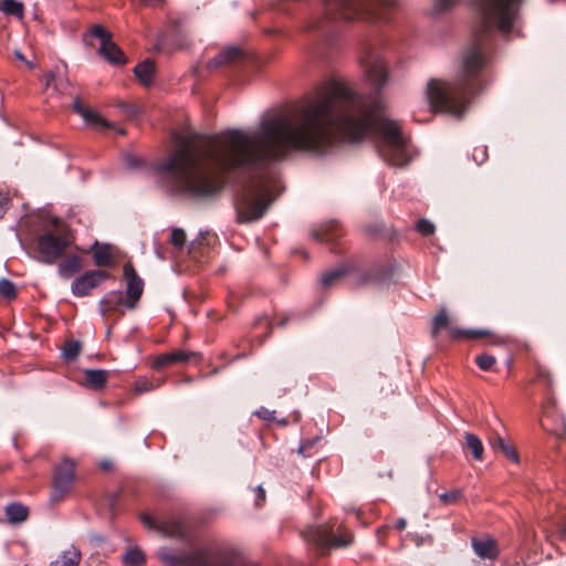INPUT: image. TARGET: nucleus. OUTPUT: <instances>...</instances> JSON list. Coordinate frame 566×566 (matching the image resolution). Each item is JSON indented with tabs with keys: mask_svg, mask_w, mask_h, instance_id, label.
I'll use <instances>...</instances> for the list:
<instances>
[{
	"mask_svg": "<svg viewBox=\"0 0 566 566\" xmlns=\"http://www.w3.org/2000/svg\"><path fill=\"white\" fill-rule=\"evenodd\" d=\"M486 158V148L485 147H479V148H475L474 153H473V159L481 164L485 160Z\"/></svg>",
	"mask_w": 566,
	"mask_h": 566,
	"instance_id": "a19ab883",
	"label": "nucleus"
},
{
	"mask_svg": "<svg viewBox=\"0 0 566 566\" xmlns=\"http://www.w3.org/2000/svg\"><path fill=\"white\" fill-rule=\"evenodd\" d=\"M360 62L367 82L377 92L381 91L388 82V66L384 57L375 50H367Z\"/></svg>",
	"mask_w": 566,
	"mask_h": 566,
	"instance_id": "39448f33",
	"label": "nucleus"
},
{
	"mask_svg": "<svg viewBox=\"0 0 566 566\" xmlns=\"http://www.w3.org/2000/svg\"><path fill=\"white\" fill-rule=\"evenodd\" d=\"M14 56H15L18 60H20V61L27 62V60H25V57H24L23 53H22L21 51H19V50H15V51H14Z\"/></svg>",
	"mask_w": 566,
	"mask_h": 566,
	"instance_id": "49530a36",
	"label": "nucleus"
},
{
	"mask_svg": "<svg viewBox=\"0 0 566 566\" xmlns=\"http://www.w3.org/2000/svg\"><path fill=\"white\" fill-rule=\"evenodd\" d=\"M156 254H157V256H158L159 259H161V260H164V259H165V256H164V254H163V252H161L160 250H157V251H156Z\"/></svg>",
	"mask_w": 566,
	"mask_h": 566,
	"instance_id": "09e8293b",
	"label": "nucleus"
},
{
	"mask_svg": "<svg viewBox=\"0 0 566 566\" xmlns=\"http://www.w3.org/2000/svg\"><path fill=\"white\" fill-rule=\"evenodd\" d=\"M66 85H67L66 80L63 76H57L56 81L52 85V88L56 93H63L65 87H66Z\"/></svg>",
	"mask_w": 566,
	"mask_h": 566,
	"instance_id": "58836bf2",
	"label": "nucleus"
},
{
	"mask_svg": "<svg viewBox=\"0 0 566 566\" xmlns=\"http://www.w3.org/2000/svg\"><path fill=\"white\" fill-rule=\"evenodd\" d=\"M106 279H108V274L103 271H87L74 280L71 291L77 297L86 296Z\"/></svg>",
	"mask_w": 566,
	"mask_h": 566,
	"instance_id": "9d476101",
	"label": "nucleus"
},
{
	"mask_svg": "<svg viewBox=\"0 0 566 566\" xmlns=\"http://www.w3.org/2000/svg\"><path fill=\"white\" fill-rule=\"evenodd\" d=\"M460 0H434L433 9L437 13L444 12L455 6Z\"/></svg>",
	"mask_w": 566,
	"mask_h": 566,
	"instance_id": "c9c22d12",
	"label": "nucleus"
},
{
	"mask_svg": "<svg viewBox=\"0 0 566 566\" xmlns=\"http://www.w3.org/2000/svg\"><path fill=\"white\" fill-rule=\"evenodd\" d=\"M441 328H448L450 336L452 338L465 337L469 339H474V338H479V337L489 335V332L485 329H465V331H463V329H459V328H454V327H449V317H448L447 311L444 308H442L433 317L432 335L436 336Z\"/></svg>",
	"mask_w": 566,
	"mask_h": 566,
	"instance_id": "6e6552de",
	"label": "nucleus"
},
{
	"mask_svg": "<svg viewBox=\"0 0 566 566\" xmlns=\"http://www.w3.org/2000/svg\"><path fill=\"white\" fill-rule=\"evenodd\" d=\"M81 352V344L75 340L66 342L63 348V357L71 361L74 360Z\"/></svg>",
	"mask_w": 566,
	"mask_h": 566,
	"instance_id": "cd10ccee",
	"label": "nucleus"
},
{
	"mask_svg": "<svg viewBox=\"0 0 566 566\" xmlns=\"http://www.w3.org/2000/svg\"><path fill=\"white\" fill-rule=\"evenodd\" d=\"M93 259L94 263L97 266H108L112 264V252L111 245L108 244H98V242H94L93 244Z\"/></svg>",
	"mask_w": 566,
	"mask_h": 566,
	"instance_id": "aec40b11",
	"label": "nucleus"
},
{
	"mask_svg": "<svg viewBox=\"0 0 566 566\" xmlns=\"http://www.w3.org/2000/svg\"><path fill=\"white\" fill-rule=\"evenodd\" d=\"M82 259L77 254H71L64 259L57 268L59 275L63 279H70L82 270Z\"/></svg>",
	"mask_w": 566,
	"mask_h": 566,
	"instance_id": "dca6fc26",
	"label": "nucleus"
},
{
	"mask_svg": "<svg viewBox=\"0 0 566 566\" xmlns=\"http://www.w3.org/2000/svg\"><path fill=\"white\" fill-rule=\"evenodd\" d=\"M321 23H322V22L310 23V24L307 25V29H313V30H314V29H319V28H321Z\"/></svg>",
	"mask_w": 566,
	"mask_h": 566,
	"instance_id": "de8ad7c7",
	"label": "nucleus"
},
{
	"mask_svg": "<svg viewBox=\"0 0 566 566\" xmlns=\"http://www.w3.org/2000/svg\"><path fill=\"white\" fill-rule=\"evenodd\" d=\"M73 109L83 118V120L97 130L114 129L117 134H125L123 128L102 117L97 112L90 109L81 104L78 99L73 103Z\"/></svg>",
	"mask_w": 566,
	"mask_h": 566,
	"instance_id": "9b49d317",
	"label": "nucleus"
},
{
	"mask_svg": "<svg viewBox=\"0 0 566 566\" xmlns=\"http://www.w3.org/2000/svg\"><path fill=\"white\" fill-rule=\"evenodd\" d=\"M56 77H57V75L53 71H49V72L44 73L42 81H43L45 87L46 88L52 87V85L56 81Z\"/></svg>",
	"mask_w": 566,
	"mask_h": 566,
	"instance_id": "ea45409f",
	"label": "nucleus"
},
{
	"mask_svg": "<svg viewBox=\"0 0 566 566\" xmlns=\"http://www.w3.org/2000/svg\"><path fill=\"white\" fill-rule=\"evenodd\" d=\"M472 548L474 553L481 558L493 560L499 555L496 542L491 537L473 538Z\"/></svg>",
	"mask_w": 566,
	"mask_h": 566,
	"instance_id": "4468645a",
	"label": "nucleus"
},
{
	"mask_svg": "<svg viewBox=\"0 0 566 566\" xmlns=\"http://www.w3.org/2000/svg\"><path fill=\"white\" fill-rule=\"evenodd\" d=\"M490 446L496 452H502L504 448L510 444L504 437H502L499 432H494L490 438Z\"/></svg>",
	"mask_w": 566,
	"mask_h": 566,
	"instance_id": "2f4dec72",
	"label": "nucleus"
},
{
	"mask_svg": "<svg viewBox=\"0 0 566 566\" xmlns=\"http://www.w3.org/2000/svg\"><path fill=\"white\" fill-rule=\"evenodd\" d=\"M134 73L144 85H148L153 81L155 65L151 61L146 60L135 66Z\"/></svg>",
	"mask_w": 566,
	"mask_h": 566,
	"instance_id": "5701e85b",
	"label": "nucleus"
},
{
	"mask_svg": "<svg viewBox=\"0 0 566 566\" xmlns=\"http://www.w3.org/2000/svg\"><path fill=\"white\" fill-rule=\"evenodd\" d=\"M85 382L93 389H101L107 381V371L103 369H87L84 371Z\"/></svg>",
	"mask_w": 566,
	"mask_h": 566,
	"instance_id": "4be33fe9",
	"label": "nucleus"
},
{
	"mask_svg": "<svg viewBox=\"0 0 566 566\" xmlns=\"http://www.w3.org/2000/svg\"><path fill=\"white\" fill-rule=\"evenodd\" d=\"M241 55V51L235 46H230L222 50L218 55L209 61L208 67L216 69L226 63L235 61Z\"/></svg>",
	"mask_w": 566,
	"mask_h": 566,
	"instance_id": "6ab92c4d",
	"label": "nucleus"
},
{
	"mask_svg": "<svg viewBox=\"0 0 566 566\" xmlns=\"http://www.w3.org/2000/svg\"><path fill=\"white\" fill-rule=\"evenodd\" d=\"M398 0H325L324 9L328 20L376 21L382 17L378 7H394Z\"/></svg>",
	"mask_w": 566,
	"mask_h": 566,
	"instance_id": "7ed1b4c3",
	"label": "nucleus"
},
{
	"mask_svg": "<svg viewBox=\"0 0 566 566\" xmlns=\"http://www.w3.org/2000/svg\"><path fill=\"white\" fill-rule=\"evenodd\" d=\"M123 560L128 566H142L145 563V555L138 548H129L125 553Z\"/></svg>",
	"mask_w": 566,
	"mask_h": 566,
	"instance_id": "bb28decb",
	"label": "nucleus"
},
{
	"mask_svg": "<svg viewBox=\"0 0 566 566\" xmlns=\"http://www.w3.org/2000/svg\"><path fill=\"white\" fill-rule=\"evenodd\" d=\"M0 295L8 300L15 297V286L10 280H0Z\"/></svg>",
	"mask_w": 566,
	"mask_h": 566,
	"instance_id": "7c9ffc66",
	"label": "nucleus"
},
{
	"mask_svg": "<svg viewBox=\"0 0 566 566\" xmlns=\"http://www.w3.org/2000/svg\"><path fill=\"white\" fill-rule=\"evenodd\" d=\"M74 240L71 229L64 222L55 220L38 238L39 260L46 264L55 263L71 249Z\"/></svg>",
	"mask_w": 566,
	"mask_h": 566,
	"instance_id": "20e7f679",
	"label": "nucleus"
},
{
	"mask_svg": "<svg viewBox=\"0 0 566 566\" xmlns=\"http://www.w3.org/2000/svg\"><path fill=\"white\" fill-rule=\"evenodd\" d=\"M256 492H258L256 504H259V502L264 501V499H265V491H264V489L262 486H258L256 488Z\"/></svg>",
	"mask_w": 566,
	"mask_h": 566,
	"instance_id": "c03bdc74",
	"label": "nucleus"
},
{
	"mask_svg": "<svg viewBox=\"0 0 566 566\" xmlns=\"http://www.w3.org/2000/svg\"><path fill=\"white\" fill-rule=\"evenodd\" d=\"M373 134L387 164L402 167L412 159V146L397 122L377 116L368 99L345 82L332 81L304 104L263 118L256 130L231 129L206 145L181 139L155 170L166 175L174 191L195 197L220 191L223 172L251 174L235 201L238 222L250 223L262 218L281 192L272 164L294 150L323 155L342 142Z\"/></svg>",
	"mask_w": 566,
	"mask_h": 566,
	"instance_id": "f257e3e1",
	"label": "nucleus"
},
{
	"mask_svg": "<svg viewBox=\"0 0 566 566\" xmlns=\"http://www.w3.org/2000/svg\"><path fill=\"white\" fill-rule=\"evenodd\" d=\"M416 229L423 235H430L434 232V224L427 219H421L417 222Z\"/></svg>",
	"mask_w": 566,
	"mask_h": 566,
	"instance_id": "f704fd0d",
	"label": "nucleus"
},
{
	"mask_svg": "<svg viewBox=\"0 0 566 566\" xmlns=\"http://www.w3.org/2000/svg\"><path fill=\"white\" fill-rule=\"evenodd\" d=\"M475 363L482 370H490L495 364V358L491 355L482 354L475 358Z\"/></svg>",
	"mask_w": 566,
	"mask_h": 566,
	"instance_id": "473e14b6",
	"label": "nucleus"
},
{
	"mask_svg": "<svg viewBox=\"0 0 566 566\" xmlns=\"http://www.w3.org/2000/svg\"><path fill=\"white\" fill-rule=\"evenodd\" d=\"M272 411H269L268 409L265 408H261L260 410L256 411V416H259L260 418H263V419H271L272 418Z\"/></svg>",
	"mask_w": 566,
	"mask_h": 566,
	"instance_id": "37998d69",
	"label": "nucleus"
},
{
	"mask_svg": "<svg viewBox=\"0 0 566 566\" xmlns=\"http://www.w3.org/2000/svg\"><path fill=\"white\" fill-rule=\"evenodd\" d=\"M463 497V493L461 490H452L450 492H444L439 495L440 501L446 504H455L458 501H460Z\"/></svg>",
	"mask_w": 566,
	"mask_h": 566,
	"instance_id": "c85d7f7f",
	"label": "nucleus"
},
{
	"mask_svg": "<svg viewBox=\"0 0 566 566\" xmlns=\"http://www.w3.org/2000/svg\"><path fill=\"white\" fill-rule=\"evenodd\" d=\"M196 356L195 353L176 350L157 357L154 361V368L160 369L179 361H188L190 357Z\"/></svg>",
	"mask_w": 566,
	"mask_h": 566,
	"instance_id": "f3484780",
	"label": "nucleus"
},
{
	"mask_svg": "<svg viewBox=\"0 0 566 566\" xmlns=\"http://www.w3.org/2000/svg\"><path fill=\"white\" fill-rule=\"evenodd\" d=\"M323 231H324V233H322V234L317 231H314L313 237L319 241H325V240L332 239V234L327 233V229L324 228Z\"/></svg>",
	"mask_w": 566,
	"mask_h": 566,
	"instance_id": "79ce46f5",
	"label": "nucleus"
},
{
	"mask_svg": "<svg viewBox=\"0 0 566 566\" xmlns=\"http://www.w3.org/2000/svg\"><path fill=\"white\" fill-rule=\"evenodd\" d=\"M353 541V535L344 531L337 536H331L325 528L317 530L316 542L322 546L345 547Z\"/></svg>",
	"mask_w": 566,
	"mask_h": 566,
	"instance_id": "ddd939ff",
	"label": "nucleus"
},
{
	"mask_svg": "<svg viewBox=\"0 0 566 566\" xmlns=\"http://www.w3.org/2000/svg\"><path fill=\"white\" fill-rule=\"evenodd\" d=\"M523 0H470L476 14L472 41L462 52L453 81L430 80L427 97L433 109L460 116L482 90V73L491 61L492 42L517 34Z\"/></svg>",
	"mask_w": 566,
	"mask_h": 566,
	"instance_id": "f03ea898",
	"label": "nucleus"
},
{
	"mask_svg": "<svg viewBox=\"0 0 566 566\" xmlns=\"http://www.w3.org/2000/svg\"><path fill=\"white\" fill-rule=\"evenodd\" d=\"M88 36L99 41L98 53L112 64L126 62L123 51L112 41V34L103 25L95 24L88 31Z\"/></svg>",
	"mask_w": 566,
	"mask_h": 566,
	"instance_id": "0eeeda50",
	"label": "nucleus"
},
{
	"mask_svg": "<svg viewBox=\"0 0 566 566\" xmlns=\"http://www.w3.org/2000/svg\"><path fill=\"white\" fill-rule=\"evenodd\" d=\"M75 480V463L71 459H63L54 469L51 500L62 501L71 491Z\"/></svg>",
	"mask_w": 566,
	"mask_h": 566,
	"instance_id": "423d86ee",
	"label": "nucleus"
},
{
	"mask_svg": "<svg viewBox=\"0 0 566 566\" xmlns=\"http://www.w3.org/2000/svg\"><path fill=\"white\" fill-rule=\"evenodd\" d=\"M186 232L181 228L171 230L170 241L176 249H182L186 243Z\"/></svg>",
	"mask_w": 566,
	"mask_h": 566,
	"instance_id": "c756f323",
	"label": "nucleus"
},
{
	"mask_svg": "<svg viewBox=\"0 0 566 566\" xmlns=\"http://www.w3.org/2000/svg\"><path fill=\"white\" fill-rule=\"evenodd\" d=\"M124 277L126 281V306L129 308H134L136 302L143 294L144 282L137 275L135 269L132 264L127 263L124 265Z\"/></svg>",
	"mask_w": 566,
	"mask_h": 566,
	"instance_id": "f8f14e48",
	"label": "nucleus"
},
{
	"mask_svg": "<svg viewBox=\"0 0 566 566\" xmlns=\"http://www.w3.org/2000/svg\"><path fill=\"white\" fill-rule=\"evenodd\" d=\"M158 385L155 384L154 381L151 380H148V379H139L136 381L135 384V392L136 394H144V392H147V391H150V390H154L155 388H157Z\"/></svg>",
	"mask_w": 566,
	"mask_h": 566,
	"instance_id": "72a5a7b5",
	"label": "nucleus"
},
{
	"mask_svg": "<svg viewBox=\"0 0 566 566\" xmlns=\"http://www.w3.org/2000/svg\"><path fill=\"white\" fill-rule=\"evenodd\" d=\"M25 63L28 64V66H29V67H31V69L33 67V64H32V63H30V62H28V61H27Z\"/></svg>",
	"mask_w": 566,
	"mask_h": 566,
	"instance_id": "8fccbe9b",
	"label": "nucleus"
},
{
	"mask_svg": "<svg viewBox=\"0 0 566 566\" xmlns=\"http://www.w3.org/2000/svg\"><path fill=\"white\" fill-rule=\"evenodd\" d=\"M28 515V507L20 503H11L6 507V516L11 524H19L24 522Z\"/></svg>",
	"mask_w": 566,
	"mask_h": 566,
	"instance_id": "412c9836",
	"label": "nucleus"
},
{
	"mask_svg": "<svg viewBox=\"0 0 566 566\" xmlns=\"http://www.w3.org/2000/svg\"><path fill=\"white\" fill-rule=\"evenodd\" d=\"M502 453L504 457H506L511 461L518 462V454H517L516 450L511 444H507L504 448V450H502Z\"/></svg>",
	"mask_w": 566,
	"mask_h": 566,
	"instance_id": "4c0bfd02",
	"label": "nucleus"
},
{
	"mask_svg": "<svg viewBox=\"0 0 566 566\" xmlns=\"http://www.w3.org/2000/svg\"><path fill=\"white\" fill-rule=\"evenodd\" d=\"M0 10L6 14L14 15L18 19H22L24 14L23 3L17 0H3L0 4Z\"/></svg>",
	"mask_w": 566,
	"mask_h": 566,
	"instance_id": "393cba45",
	"label": "nucleus"
},
{
	"mask_svg": "<svg viewBox=\"0 0 566 566\" xmlns=\"http://www.w3.org/2000/svg\"><path fill=\"white\" fill-rule=\"evenodd\" d=\"M81 558V552L72 545L52 560L50 566H78Z\"/></svg>",
	"mask_w": 566,
	"mask_h": 566,
	"instance_id": "a211bd4d",
	"label": "nucleus"
},
{
	"mask_svg": "<svg viewBox=\"0 0 566 566\" xmlns=\"http://www.w3.org/2000/svg\"><path fill=\"white\" fill-rule=\"evenodd\" d=\"M123 160L124 165L130 169L137 168L140 164V159L133 154H125Z\"/></svg>",
	"mask_w": 566,
	"mask_h": 566,
	"instance_id": "e433bc0d",
	"label": "nucleus"
},
{
	"mask_svg": "<svg viewBox=\"0 0 566 566\" xmlns=\"http://www.w3.org/2000/svg\"><path fill=\"white\" fill-rule=\"evenodd\" d=\"M126 305V300L122 292L112 291L107 293L99 302V313L104 317L107 312L120 311L122 306Z\"/></svg>",
	"mask_w": 566,
	"mask_h": 566,
	"instance_id": "2eb2a0df",
	"label": "nucleus"
},
{
	"mask_svg": "<svg viewBox=\"0 0 566 566\" xmlns=\"http://www.w3.org/2000/svg\"><path fill=\"white\" fill-rule=\"evenodd\" d=\"M465 443L468 449L471 451L473 458L478 461L483 460L484 448L481 439L473 433H465Z\"/></svg>",
	"mask_w": 566,
	"mask_h": 566,
	"instance_id": "b1692460",
	"label": "nucleus"
},
{
	"mask_svg": "<svg viewBox=\"0 0 566 566\" xmlns=\"http://www.w3.org/2000/svg\"><path fill=\"white\" fill-rule=\"evenodd\" d=\"M346 273H347V271L345 268H338V269L332 270L322 275L321 284L323 287H326V289L332 287L337 282H339L346 275Z\"/></svg>",
	"mask_w": 566,
	"mask_h": 566,
	"instance_id": "a878e982",
	"label": "nucleus"
},
{
	"mask_svg": "<svg viewBox=\"0 0 566 566\" xmlns=\"http://www.w3.org/2000/svg\"><path fill=\"white\" fill-rule=\"evenodd\" d=\"M102 465H103V468H107L108 467V464L106 462H104Z\"/></svg>",
	"mask_w": 566,
	"mask_h": 566,
	"instance_id": "3c124183",
	"label": "nucleus"
},
{
	"mask_svg": "<svg viewBox=\"0 0 566 566\" xmlns=\"http://www.w3.org/2000/svg\"><path fill=\"white\" fill-rule=\"evenodd\" d=\"M406 525H407V522L405 518H399L396 523L397 528L400 531L405 530Z\"/></svg>",
	"mask_w": 566,
	"mask_h": 566,
	"instance_id": "a18cd8bd",
	"label": "nucleus"
},
{
	"mask_svg": "<svg viewBox=\"0 0 566 566\" xmlns=\"http://www.w3.org/2000/svg\"><path fill=\"white\" fill-rule=\"evenodd\" d=\"M140 520L146 527L158 531L164 536L181 537L185 535V526L178 518L169 517L157 522L149 514L145 513L140 516Z\"/></svg>",
	"mask_w": 566,
	"mask_h": 566,
	"instance_id": "1a4fd4ad",
	"label": "nucleus"
}]
</instances>
